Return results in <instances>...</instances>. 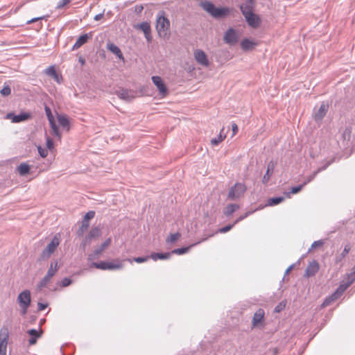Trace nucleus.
Returning a JSON list of instances; mask_svg holds the SVG:
<instances>
[{
    "label": "nucleus",
    "instance_id": "obj_1",
    "mask_svg": "<svg viewBox=\"0 0 355 355\" xmlns=\"http://www.w3.org/2000/svg\"><path fill=\"white\" fill-rule=\"evenodd\" d=\"M169 90H116V96L125 101H130L136 96H153L157 93L156 96L159 98L165 97L168 94Z\"/></svg>",
    "mask_w": 355,
    "mask_h": 355
},
{
    "label": "nucleus",
    "instance_id": "obj_64",
    "mask_svg": "<svg viewBox=\"0 0 355 355\" xmlns=\"http://www.w3.org/2000/svg\"><path fill=\"white\" fill-rule=\"evenodd\" d=\"M69 3V0H62V5L61 6H64V5H66V4Z\"/></svg>",
    "mask_w": 355,
    "mask_h": 355
},
{
    "label": "nucleus",
    "instance_id": "obj_50",
    "mask_svg": "<svg viewBox=\"0 0 355 355\" xmlns=\"http://www.w3.org/2000/svg\"><path fill=\"white\" fill-rule=\"evenodd\" d=\"M71 284V280L69 279V278H64L62 281H61V284L60 285L63 287H66V286H69L70 284Z\"/></svg>",
    "mask_w": 355,
    "mask_h": 355
},
{
    "label": "nucleus",
    "instance_id": "obj_48",
    "mask_svg": "<svg viewBox=\"0 0 355 355\" xmlns=\"http://www.w3.org/2000/svg\"><path fill=\"white\" fill-rule=\"evenodd\" d=\"M254 211H247L246 213H245L243 215L241 216L240 217H239L235 221H234V224L236 225V223H238L239 222L243 220L244 218H245L246 217H248V216H250V214H252Z\"/></svg>",
    "mask_w": 355,
    "mask_h": 355
},
{
    "label": "nucleus",
    "instance_id": "obj_2",
    "mask_svg": "<svg viewBox=\"0 0 355 355\" xmlns=\"http://www.w3.org/2000/svg\"><path fill=\"white\" fill-rule=\"evenodd\" d=\"M155 28L158 35L161 38L164 40H168L169 38L170 21L165 16V13L163 11L159 12L157 16Z\"/></svg>",
    "mask_w": 355,
    "mask_h": 355
},
{
    "label": "nucleus",
    "instance_id": "obj_49",
    "mask_svg": "<svg viewBox=\"0 0 355 355\" xmlns=\"http://www.w3.org/2000/svg\"><path fill=\"white\" fill-rule=\"evenodd\" d=\"M234 225H235L234 223L231 225H227L219 229L218 232L220 233H226L228 231H230Z\"/></svg>",
    "mask_w": 355,
    "mask_h": 355
},
{
    "label": "nucleus",
    "instance_id": "obj_12",
    "mask_svg": "<svg viewBox=\"0 0 355 355\" xmlns=\"http://www.w3.org/2000/svg\"><path fill=\"white\" fill-rule=\"evenodd\" d=\"M135 28L139 29L142 31L144 33V36L148 42H151L152 40V35H151V28L150 25L148 22L144 21L139 24H136L134 26Z\"/></svg>",
    "mask_w": 355,
    "mask_h": 355
},
{
    "label": "nucleus",
    "instance_id": "obj_28",
    "mask_svg": "<svg viewBox=\"0 0 355 355\" xmlns=\"http://www.w3.org/2000/svg\"><path fill=\"white\" fill-rule=\"evenodd\" d=\"M171 253L170 252H166V253H159V252H153L150 255V258L153 259L154 261H157V259H167L170 258Z\"/></svg>",
    "mask_w": 355,
    "mask_h": 355
},
{
    "label": "nucleus",
    "instance_id": "obj_58",
    "mask_svg": "<svg viewBox=\"0 0 355 355\" xmlns=\"http://www.w3.org/2000/svg\"><path fill=\"white\" fill-rule=\"evenodd\" d=\"M232 128L233 135H236V132H238V126L235 123H233L232 124Z\"/></svg>",
    "mask_w": 355,
    "mask_h": 355
},
{
    "label": "nucleus",
    "instance_id": "obj_47",
    "mask_svg": "<svg viewBox=\"0 0 355 355\" xmlns=\"http://www.w3.org/2000/svg\"><path fill=\"white\" fill-rule=\"evenodd\" d=\"M355 281V271L353 270L350 274L347 275V282H346L350 286Z\"/></svg>",
    "mask_w": 355,
    "mask_h": 355
},
{
    "label": "nucleus",
    "instance_id": "obj_36",
    "mask_svg": "<svg viewBox=\"0 0 355 355\" xmlns=\"http://www.w3.org/2000/svg\"><path fill=\"white\" fill-rule=\"evenodd\" d=\"M338 298H339L338 296L334 295V293L330 296L325 298V300H324V302L322 304V306L325 307V306H329L330 304H331L332 302H334Z\"/></svg>",
    "mask_w": 355,
    "mask_h": 355
},
{
    "label": "nucleus",
    "instance_id": "obj_15",
    "mask_svg": "<svg viewBox=\"0 0 355 355\" xmlns=\"http://www.w3.org/2000/svg\"><path fill=\"white\" fill-rule=\"evenodd\" d=\"M111 239L108 238L98 248L96 249L94 252L89 255V261L94 260L99 257V255L105 250V249L111 243Z\"/></svg>",
    "mask_w": 355,
    "mask_h": 355
},
{
    "label": "nucleus",
    "instance_id": "obj_29",
    "mask_svg": "<svg viewBox=\"0 0 355 355\" xmlns=\"http://www.w3.org/2000/svg\"><path fill=\"white\" fill-rule=\"evenodd\" d=\"M30 169V166L26 163H21L17 167V171L21 176L28 174Z\"/></svg>",
    "mask_w": 355,
    "mask_h": 355
},
{
    "label": "nucleus",
    "instance_id": "obj_46",
    "mask_svg": "<svg viewBox=\"0 0 355 355\" xmlns=\"http://www.w3.org/2000/svg\"><path fill=\"white\" fill-rule=\"evenodd\" d=\"M94 216H95V211H89L84 216L83 220L89 222V220L92 219L94 217Z\"/></svg>",
    "mask_w": 355,
    "mask_h": 355
},
{
    "label": "nucleus",
    "instance_id": "obj_39",
    "mask_svg": "<svg viewBox=\"0 0 355 355\" xmlns=\"http://www.w3.org/2000/svg\"><path fill=\"white\" fill-rule=\"evenodd\" d=\"M51 277H48L47 275H45L37 284V288L41 289L45 287L51 281Z\"/></svg>",
    "mask_w": 355,
    "mask_h": 355
},
{
    "label": "nucleus",
    "instance_id": "obj_30",
    "mask_svg": "<svg viewBox=\"0 0 355 355\" xmlns=\"http://www.w3.org/2000/svg\"><path fill=\"white\" fill-rule=\"evenodd\" d=\"M239 208V206L238 205L230 204L225 208L223 213L226 216H230Z\"/></svg>",
    "mask_w": 355,
    "mask_h": 355
},
{
    "label": "nucleus",
    "instance_id": "obj_61",
    "mask_svg": "<svg viewBox=\"0 0 355 355\" xmlns=\"http://www.w3.org/2000/svg\"><path fill=\"white\" fill-rule=\"evenodd\" d=\"M295 267V264L291 265L286 270L285 275H288L291 270H293Z\"/></svg>",
    "mask_w": 355,
    "mask_h": 355
},
{
    "label": "nucleus",
    "instance_id": "obj_6",
    "mask_svg": "<svg viewBox=\"0 0 355 355\" xmlns=\"http://www.w3.org/2000/svg\"><path fill=\"white\" fill-rule=\"evenodd\" d=\"M265 311L263 309H259L254 313L252 320V329L263 327L265 326Z\"/></svg>",
    "mask_w": 355,
    "mask_h": 355
},
{
    "label": "nucleus",
    "instance_id": "obj_14",
    "mask_svg": "<svg viewBox=\"0 0 355 355\" xmlns=\"http://www.w3.org/2000/svg\"><path fill=\"white\" fill-rule=\"evenodd\" d=\"M31 118V114L29 113H21L18 115H15L13 113H8L6 115V119H10L12 123H19L21 121H24Z\"/></svg>",
    "mask_w": 355,
    "mask_h": 355
},
{
    "label": "nucleus",
    "instance_id": "obj_18",
    "mask_svg": "<svg viewBox=\"0 0 355 355\" xmlns=\"http://www.w3.org/2000/svg\"><path fill=\"white\" fill-rule=\"evenodd\" d=\"M319 269V263L315 260H313L308 265L305 270V276L307 277L314 276L318 272Z\"/></svg>",
    "mask_w": 355,
    "mask_h": 355
},
{
    "label": "nucleus",
    "instance_id": "obj_10",
    "mask_svg": "<svg viewBox=\"0 0 355 355\" xmlns=\"http://www.w3.org/2000/svg\"><path fill=\"white\" fill-rule=\"evenodd\" d=\"M239 38L237 31L232 28H229L224 35V41L230 45L235 44Z\"/></svg>",
    "mask_w": 355,
    "mask_h": 355
},
{
    "label": "nucleus",
    "instance_id": "obj_31",
    "mask_svg": "<svg viewBox=\"0 0 355 355\" xmlns=\"http://www.w3.org/2000/svg\"><path fill=\"white\" fill-rule=\"evenodd\" d=\"M123 268V264L120 261L106 263V270H117Z\"/></svg>",
    "mask_w": 355,
    "mask_h": 355
},
{
    "label": "nucleus",
    "instance_id": "obj_53",
    "mask_svg": "<svg viewBox=\"0 0 355 355\" xmlns=\"http://www.w3.org/2000/svg\"><path fill=\"white\" fill-rule=\"evenodd\" d=\"M331 164V162H327L324 166L320 167L317 171H314L318 174V173L325 170L329 165Z\"/></svg>",
    "mask_w": 355,
    "mask_h": 355
},
{
    "label": "nucleus",
    "instance_id": "obj_63",
    "mask_svg": "<svg viewBox=\"0 0 355 355\" xmlns=\"http://www.w3.org/2000/svg\"><path fill=\"white\" fill-rule=\"evenodd\" d=\"M79 62H80L81 65H84L85 64V60L83 57H80L79 58Z\"/></svg>",
    "mask_w": 355,
    "mask_h": 355
},
{
    "label": "nucleus",
    "instance_id": "obj_55",
    "mask_svg": "<svg viewBox=\"0 0 355 355\" xmlns=\"http://www.w3.org/2000/svg\"><path fill=\"white\" fill-rule=\"evenodd\" d=\"M285 307L284 304H282V303L279 304L275 308V312L279 313Z\"/></svg>",
    "mask_w": 355,
    "mask_h": 355
},
{
    "label": "nucleus",
    "instance_id": "obj_54",
    "mask_svg": "<svg viewBox=\"0 0 355 355\" xmlns=\"http://www.w3.org/2000/svg\"><path fill=\"white\" fill-rule=\"evenodd\" d=\"M37 306H38V309H37L38 311H41L44 310L47 307L48 304H43L42 302H39L37 304Z\"/></svg>",
    "mask_w": 355,
    "mask_h": 355
},
{
    "label": "nucleus",
    "instance_id": "obj_26",
    "mask_svg": "<svg viewBox=\"0 0 355 355\" xmlns=\"http://www.w3.org/2000/svg\"><path fill=\"white\" fill-rule=\"evenodd\" d=\"M89 39V36L87 34H84L81 36H80L75 44L73 46V49H78L81 46H83L84 44H85Z\"/></svg>",
    "mask_w": 355,
    "mask_h": 355
},
{
    "label": "nucleus",
    "instance_id": "obj_16",
    "mask_svg": "<svg viewBox=\"0 0 355 355\" xmlns=\"http://www.w3.org/2000/svg\"><path fill=\"white\" fill-rule=\"evenodd\" d=\"M42 333L43 331L41 329H40V330H36L35 329L28 330L27 334L31 336L28 340L29 345H35L37 339L42 337Z\"/></svg>",
    "mask_w": 355,
    "mask_h": 355
},
{
    "label": "nucleus",
    "instance_id": "obj_45",
    "mask_svg": "<svg viewBox=\"0 0 355 355\" xmlns=\"http://www.w3.org/2000/svg\"><path fill=\"white\" fill-rule=\"evenodd\" d=\"M323 243L324 242L322 240L314 241L309 249L308 252H310L313 249L322 246Z\"/></svg>",
    "mask_w": 355,
    "mask_h": 355
},
{
    "label": "nucleus",
    "instance_id": "obj_20",
    "mask_svg": "<svg viewBox=\"0 0 355 355\" xmlns=\"http://www.w3.org/2000/svg\"><path fill=\"white\" fill-rule=\"evenodd\" d=\"M275 165L276 164L272 160L268 162L266 173H265L262 179L263 183L266 184L269 181L275 168Z\"/></svg>",
    "mask_w": 355,
    "mask_h": 355
},
{
    "label": "nucleus",
    "instance_id": "obj_44",
    "mask_svg": "<svg viewBox=\"0 0 355 355\" xmlns=\"http://www.w3.org/2000/svg\"><path fill=\"white\" fill-rule=\"evenodd\" d=\"M351 250V246L349 244H347L345 246L343 251L340 254V258L339 259V261H340L342 259L345 258L347 254L349 253V252Z\"/></svg>",
    "mask_w": 355,
    "mask_h": 355
},
{
    "label": "nucleus",
    "instance_id": "obj_23",
    "mask_svg": "<svg viewBox=\"0 0 355 355\" xmlns=\"http://www.w3.org/2000/svg\"><path fill=\"white\" fill-rule=\"evenodd\" d=\"M207 240V238L202 239L200 241H199L197 243H193L187 247L177 248L173 250L171 253L173 254H183L184 253H187L189 251V250L193 248V246H196V245L200 243L201 242H203Z\"/></svg>",
    "mask_w": 355,
    "mask_h": 355
},
{
    "label": "nucleus",
    "instance_id": "obj_40",
    "mask_svg": "<svg viewBox=\"0 0 355 355\" xmlns=\"http://www.w3.org/2000/svg\"><path fill=\"white\" fill-rule=\"evenodd\" d=\"M181 236V234L179 232L171 234L170 236L166 239L167 243H175L178 239H179Z\"/></svg>",
    "mask_w": 355,
    "mask_h": 355
},
{
    "label": "nucleus",
    "instance_id": "obj_34",
    "mask_svg": "<svg viewBox=\"0 0 355 355\" xmlns=\"http://www.w3.org/2000/svg\"><path fill=\"white\" fill-rule=\"evenodd\" d=\"M58 270V262L55 261V263L51 262V266L47 271V273L46 275L48 277L52 278L53 276L55 275Z\"/></svg>",
    "mask_w": 355,
    "mask_h": 355
},
{
    "label": "nucleus",
    "instance_id": "obj_33",
    "mask_svg": "<svg viewBox=\"0 0 355 355\" xmlns=\"http://www.w3.org/2000/svg\"><path fill=\"white\" fill-rule=\"evenodd\" d=\"M152 80L154 85L157 87V89H166L164 87L163 80L161 77L154 76L152 77Z\"/></svg>",
    "mask_w": 355,
    "mask_h": 355
},
{
    "label": "nucleus",
    "instance_id": "obj_35",
    "mask_svg": "<svg viewBox=\"0 0 355 355\" xmlns=\"http://www.w3.org/2000/svg\"><path fill=\"white\" fill-rule=\"evenodd\" d=\"M89 226V222L83 220L82 224L77 231V235L78 236H82L84 234L85 232L88 229Z\"/></svg>",
    "mask_w": 355,
    "mask_h": 355
},
{
    "label": "nucleus",
    "instance_id": "obj_25",
    "mask_svg": "<svg viewBox=\"0 0 355 355\" xmlns=\"http://www.w3.org/2000/svg\"><path fill=\"white\" fill-rule=\"evenodd\" d=\"M58 121L61 127L65 128L67 131L70 129V123L68 117L65 115L58 114Z\"/></svg>",
    "mask_w": 355,
    "mask_h": 355
},
{
    "label": "nucleus",
    "instance_id": "obj_42",
    "mask_svg": "<svg viewBox=\"0 0 355 355\" xmlns=\"http://www.w3.org/2000/svg\"><path fill=\"white\" fill-rule=\"evenodd\" d=\"M303 187H304L303 184H300L297 187H292L291 191L290 192L286 193V194L287 197L289 198L291 193H293V194L297 193L303 189Z\"/></svg>",
    "mask_w": 355,
    "mask_h": 355
},
{
    "label": "nucleus",
    "instance_id": "obj_21",
    "mask_svg": "<svg viewBox=\"0 0 355 355\" xmlns=\"http://www.w3.org/2000/svg\"><path fill=\"white\" fill-rule=\"evenodd\" d=\"M107 49L108 51L116 55L120 60L124 61V57L121 49L114 44L109 42L107 44Z\"/></svg>",
    "mask_w": 355,
    "mask_h": 355
},
{
    "label": "nucleus",
    "instance_id": "obj_32",
    "mask_svg": "<svg viewBox=\"0 0 355 355\" xmlns=\"http://www.w3.org/2000/svg\"><path fill=\"white\" fill-rule=\"evenodd\" d=\"M223 131H224V128H222L220 134L218 135V136L217 137L213 138L211 140V145L217 146L225 139L226 135L223 134Z\"/></svg>",
    "mask_w": 355,
    "mask_h": 355
},
{
    "label": "nucleus",
    "instance_id": "obj_38",
    "mask_svg": "<svg viewBox=\"0 0 355 355\" xmlns=\"http://www.w3.org/2000/svg\"><path fill=\"white\" fill-rule=\"evenodd\" d=\"M284 200V198L282 197V196L271 198L268 199V205H269V206L277 205L282 202Z\"/></svg>",
    "mask_w": 355,
    "mask_h": 355
},
{
    "label": "nucleus",
    "instance_id": "obj_7",
    "mask_svg": "<svg viewBox=\"0 0 355 355\" xmlns=\"http://www.w3.org/2000/svg\"><path fill=\"white\" fill-rule=\"evenodd\" d=\"M246 187L242 183H236L232 187L228 193V198L234 200L241 197L245 191Z\"/></svg>",
    "mask_w": 355,
    "mask_h": 355
},
{
    "label": "nucleus",
    "instance_id": "obj_19",
    "mask_svg": "<svg viewBox=\"0 0 355 355\" xmlns=\"http://www.w3.org/2000/svg\"><path fill=\"white\" fill-rule=\"evenodd\" d=\"M254 7V0H246L245 3L241 5V10L243 15L253 12Z\"/></svg>",
    "mask_w": 355,
    "mask_h": 355
},
{
    "label": "nucleus",
    "instance_id": "obj_52",
    "mask_svg": "<svg viewBox=\"0 0 355 355\" xmlns=\"http://www.w3.org/2000/svg\"><path fill=\"white\" fill-rule=\"evenodd\" d=\"M316 175H317L316 173L314 172L312 175L308 176L306 178V180L302 184L303 186L304 187L306 184H308L309 182H311L315 178Z\"/></svg>",
    "mask_w": 355,
    "mask_h": 355
},
{
    "label": "nucleus",
    "instance_id": "obj_43",
    "mask_svg": "<svg viewBox=\"0 0 355 355\" xmlns=\"http://www.w3.org/2000/svg\"><path fill=\"white\" fill-rule=\"evenodd\" d=\"M106 263L107 261H101L99 263L93 262L92 266L95 267L96 268L101 270H106Z\"/></svg>",
    "mask_w": 355,
    "mask_h": 355
},
{
    "label": "nucleus",
    "instance_id": "obj_22",
    "mask_svg": "<svg viewBox=\"0 0 355 355\" xmlns=\"http://www.w3.org/2000/svg\"><path fill=\"white\" fill-rule=\"evenodd\" d=\"M257 44V42L245 38L241 41V47L243 51H247L254 49Z\"/></svg>",
    "mask_w": 355,
    "mask_h": 355
},
{
    "label": "nucleus",
    "instance_id": "obj_5",
    "mask_svg": "<svg viewBox=\"0 0 355 355\" xmlns=\"http://www.w3.org/2000/svg\"><path fill=\"white\" fill-rule=\"evenodd\" d=\"M17 301L20 307L22 309L21 314L25 315L31 302L30 291L25 290L20 293L18 295Z\"/></svg>",
    "mask_w": 355,
    "mask_h": 355
},
{
    "label": "nucleus",
    "instance_id": "obj_56",
    "mask_svg": "<svg viewBox=\"0 0 355 355\" xmlns=\"http://www.w3.org/2000/svg\"><path fill=\"white\" fill-rule=\"evenodd\" d=\"M46 146L49 149H51L53 148V141L51 139L48 138L46 140Z\"/></svg>",
    "mask_w": 355,
    "mask_h": 355
},
{
    "label": "nucleus",
    "instance_id": "obj_8",
    "mask_svg": "<svg viewBox=\"0 0 355 355\" xmlns=\"http://www.w3.org/2000/svg\"><path fill=\"white\" fill-rule=\"evenodd\" d=\"M44 110H45V112H46V116L48 118V120L49 121V124L52 129V134L53 135H55V137L60 138L61 134L59 131L58 127L57 126V125L55 123L54 116H53L51 108L49 106L45 105Z\"/></svg>",
    "mask_w": 355,
    "mask_h": 355
},
{
    "label": "nucleus",
    "instance_id": "obj_62",
    "mask_svg": "<svg viewBox=\"0 0 355 355\" xmlns=\"http://www.w3.org/2000/svg\"><path fill=\"white\" fill-rule=\"evenodd\" d=\"M103 17V14H98V15H96L95 17H94V19L98 21V20H100L101 19H102Z\"/></svg>",
    "mask_w": 355,
    "mask_h": 355
},
{
    "label": "nucleus",
    "instance_id": "obj_60",
    "mask_svg": "<svg viewBox=\"0 0 355 355\" xmlns=\"http://www.w3.org/2000/svg\"><path fill=\"white\" fill-rule=\"evenodd\" d=\"M90 242H91V240H88V241H87V236H85V239L83 241V242H82V244H81V245H83V248H85V245H86L89 244V243H90Z\"/></svg>",
    "mask_w": 355,
    "mask_h": 355
},
{
    "label": "nucleus",
    "instance_id": "obj_57",
    "mask_svg": "<svg viewBox=\"0 0 355 355\" xmlns=\"http://www.w3.org/2000/svg\"><path fill=\"white\" fill-rule=\"evenodd\" d=\"M43 18H44L43 17H40L33 18V19H31L28 20V21H27V24H32V23L36 22V21H39V20L42 19Z\"/></svg>",
    "mask_w": 355,
    "mask_h": 355
},
{
    "label": "nucleus",
    "instance_id": "obj_27",
    "mask_svg": "<svg viewBox=\"0 0 355 355\" xmlns=\"http://www.w3.org/2000/svg\"><path fill=\"white\" fill-rule=\"evenodd\" d=\"M101 230L99 227H94L92 228L88 234L87 235V241L92 240L100 236Z\"/></svg>",
    "mask_w": 355,
    "mask_h": 355
},
{
    "label": "nucleus",
    "instance_id": "obj_4",
    "mask_svg": "<svg viewBox=\"0 0 355 355\" xmlns=\"http://www.w3.org/2000/svg\"><path fill=\"white\" fill-rule=\"evenodd\" d=\"M59 244L60 239L57 235H55L52 239L50 243H49L48 245L42 250L38 260L40 261L47 260L55 252Z\"/></svg>",
    "mask_w": 355,
    "mask_h": 355
},
{
    "label": "nucleus",
    "instance_id": "obj_3",
    "mask_svg": "<svg viewBox=\"0 0 355 355\" xmlns=\"http://www.w3.org/2000/svg\"><path fill=\"white\" fill-rule=\"evenodd\" d=\"M201 6L205 10H206L211 16H213L214 17H216V18L227 16L231 12V10L228 8H225V7L216 8L214 6V5L212 3H211L209 1H205V2L202 3Z\"/></svg>",
    "mask_w": 355,
    "mask_h": 355
},
{
    "label": "nucleus",
    "instance_id": "obj_41",
    "mask_svg": "<svg viewBox=\"0 0 355 355\" xmlns=\"http://www.w3.org/2000/svg\"><path fill=\"white\" fill-rule=\"evenodd\" d=\"M150 259V256H146V257H135V258H133L132 259H128V261L130 263H132V261H135L137 263H144V262H146L147 261L148 259Z\"/></svg>",
    "mask_w": 355,
    "mask_h": 355
},
{
    "label": "nucleus",
    "instance_id": "obj_51",
    "mask_svg": "<svg viewBox=\"0 0 355 355\" xmlns=\"http://www.w3.org/2000/svg\"><path fill=\"white\" fill-rule=\"evenodd\" d=\"M38 152L42 157H46L48 155L47 150L40 146L38 147Z\"/></svg>",
    "mask_w": 355,
    "mask_h": 355
},
{
    "label": "nucleus",
    "instance_id": "obj_11",
    "mask_svg": "<svg viewBox=\"0 0 355 355\" xmlns=\"http://www.w3.org/2000/svg\"><path fill=\"white\" fill-rule=\"evenodd\" d=\"M329 107V105L328 103L322 102L321 103L318 110L313 114V119L316 122H319L322 120L328 112Z\"/></svg>",
    "mask_w": 355,
    "mask_h": 355
},
{
    "label": "nucleus",
    "instance_id": "obj_17",
    "mask_svg": "<svg viewBox=\"0 0 355 355\" xmlns=\"http://www.w3.org/2000/svg\"><path fill=\"white\" fill-rule=\"evenodd\" d=\"M194 57L200 64L205 67H207L209 65L207 56L203 51L199 49L195 51Z\"/></svg>",
    "mask_w": 355,
    "mask_h": 355
},
{
    "label": "nucleus",
    "instance_id": "obj_37",
    "mask_svg": "<svg viewBox=\"0 0 355 355\" xmlns=\"http://www.w3.org/2000/svg\"><path fill=\"white\" fill-rule=\"evenodd\" d=\"M349 286L347 283L340 284V286L334 292V295H337L338 296V297H340Z\"/></svg>",
    "mask_w": 355,
    "mask_h": 355
},
{
    "label": "nucleus",
    "instance_id": "obj_59",
    "mask_svg": "<svg viewBox=\"0 0 355 355\" xmlns=\"http://www.w3.org/2000/svg\"><path fill=\"white\" fill-rule=\"evenodd\" d=\"M1 94L3 96H7L10 94L11 90H0Z\"/></svg>",
    "mask_w": 355,
    "mask_h": 355
},
{
    "label": "nucleus",
    "instance_id": "obj_13",
    "mask_svg": "<svg viewBox=\"0 0 355 355\" xmlns=\"http://www.w3.org/2000/svg\"><path fill=\"white\" fill-rule=\"evenodd\" d=\"M244 17L250 26L257 28L260 26L261 19L259 15L254 14V12L247 14L244 15Z\"/></svg>",
    "mask_w": 355,
    "mask_h": 355
},
{
    "label": "nucleus",
    "instance_id": "obj_9",
    "mask_svg": "<svg viewBox=\"0 0 355 355\" xmlns=\"http://www.w3.org/2000/svg\"><path fill=\"white\" fill-rule=\"evenodd\" d=\"M8 329L6 327L0 330V355H6L8 341Z\"/></svg>",
    "mask_w": 355,
    "mask_h": 355
},
{
    "label": "nucleus",
    "instance_id": "obj_24",
    "mask_svg": "<svg viewBox=\"0 0 355 355\" xmlns=\"http://www.w3.org/2000/svg\"><path fill=\"white\" fill-rule=\"evenodd\" d=\"M45 73L46 75L52 77L56 82L60 83L62 76L58 73L54 66H50L46 69Z\"/></svg>",
    "mask_w": 355,
    "mask_h": 355
}]
</instances>
